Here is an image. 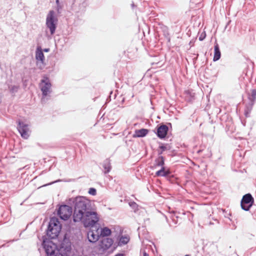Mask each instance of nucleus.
Instances as JSON below:
<instances>
[{"mask_svg": "<svg viewBox=\"0 0 256 256\" xmlns=\"http://www.w3.org/2000/svg\"><path fill=\"white\" fill-rule=\"evenodd\" d=\"M73 220L74 222H80L83 214L93 208L90 200L82 196L75 198L73 200Z\"/></svg>", "mask_w": 256, "mask_h": 256, "instance_id": "obj_1", "label": "nucleus"}, {"mask_svg": "<svg viewBox=\"0 0 256 256\" xmlns=\"http://www.w3.org/2000/svg\"><path fill=\"white\" fill-rule=\"evenodd\" d=\"M100 218L96 212L92 208L83 214L82 218L80 222L83 224L86 228L92 227L98 223Z\"/></svg>", "mask_w": 256, "mask_h": 256, "instance_id": "obj_2", "label": "nucleus"}, {"mask_svg": "<svg viewBox=\"0 0 256 256\" xmlns=\"http://www.w3.org/2000/svg\"><path fill=\"white\" fill-rule=\"evenodd\" d=\"M60 230V226L58 219L52 218L48 224L47 235L51 238H55L58 236Z\"/></svg>", "mask_w": 256, "mask_h": 256, "instance_id": "obj_3", "label": "nucleus"}, {"mask_svg": "<svg viewBox=\"0 0 256 256\" xmlns=\"http://www.w3.org/2000/svg\"><path fill=\"white\" fill-rule=\"evenodd\" d=\"M58 18L54 10H50L46 16V26L50 30V34H54L56 28Z\"/></svg>", "mask_w": 256, "mask_h": 256, "instance_id": "obj_4", "label": "nucleus"}, {"mask_svg": "<svg viewBox=\"0 0 256 256\" xmlns=\"http://www.w3.org/2000/svg\"><path fill=\"white\" fill-rule=\"evenodd\" d=\"M40 88L42 92V102H45V99L52 92V84L50 79L46 76H44L40 83Z\"/></svg>", "mask_w": 256, "mask_h": 256, "instance_id": "obj_5", "label": "nucleus"}, {"mask_svg": "<svg viewBox=\"0 0 256 256\" xmlns=\"http://www.w3.org/2000/svg\"><path fill=\"white\" fill-rule=\"evenodd\" d=\"M164 156H158L155 160L154 167L156 168L161 166L160 170L157 171L156 173V176L168 177L170 174V172L169 170H166L165 167L164 166Z\"/></svg>", "mask_w": 256, "mask_h": 256, "instance_id": "obj_6", "label": "nucleus"}, {"mask_svg": "<svg viewBox=\"0 0 256 256\" xmlns=\"http://www.w3.org/2000/svg\"><path fill=\"white\" fill-rule=\"evenodd\" d=\"M248 102L246 104L244 109V114L246 116H249L253 106L256 102V88L250 90L247 93Z\"/></svg>", "mask_w": 256, "mask_h": 256, "instance_id": "obj_7", "label": "nucleus"}, {"mask_svg": "<svg viewBox=\"0 0 256 256\" xmlns=\"http://www.w3.org/2000/svg\"><path fill=\"white\" fill-rule=\"evenodd\" d=\"M72 214V207L68 205H62L60 206L58 214L62 220H67Z\"/></svg>", "mask_w": 256, "mask_h": 256, "instance_id": "obj_8", "label": "nucleus"}, {"mask_svg": "<svg viewBox=\"0 0 256 256\" xmlns=\"http://www.w3.org/2000/svg\"><path fill=\"white\" fill-rule=\"evenodd\" d=\"M254 200V198L251 194H246L241 200L240 206L242 208L246 211L249 210L252 205Z\"/></svg>", "mask_w": 256, "mask_h": 256, "instance_id": "obj_9", "label": "nucleus"}, {"mask_svg": "<svg viewBox=\"0 0 256 256\" xmlns=\"http://www.w3.org/2000/svg\"><path fill=\"white\" fill-rule=\"evenodd\" d=\"M17 128L22 138L24 139L28 138L30 135L28 134L29 128L28 124L19 120L18 121Z\"/></svg>", "mask_w": 256, "mask_h": 256, "instance_id": "obj_10", "label": "nucleus"}, {"mask_svg": "<svg viewBox=\"0 0 256 256\" xmlns=\"http://www.w3.org/2000/svg\"><path fill=\"white\" fill-rule=\"evenodd\" d=\"M98 228L96 230L90 229L87 233V237L88 241L92 243L96 242L100 236L98 232Z\"/></svg>", "mask_w": 256, "mask_h": 256, "instance_id": "obj_11", "label": "nucleus"}, {"mask_svg": "<svg viewBox=\"0 0 256 256\" xmlns=\"http://www.w3.org/2000/svg\"><path fill=\"white\" fill-rule=\"evenodd\" d=\"M114 241L112 238H103L100 242V246L103 250H108Z\"/></svg>", "mask_w": 256, "mask_h": 256, "instance_id": "obj_12", "label": "nucleus"}, {"mask_svg": "<svg viewBox=\"0 0 256 256\" xmlns=\"http://www.w3.org/2000/svg\"><path fill=\"white\" fill-rule=\"evenodd\" d=\"M168 130L167 126L165 124L160 126L157 129V136L160 138H164L168 134Z\"/></svg>", "mask_w": 256, "mask_h": 256, "instance_id": "obj_13", "label": "nucleus"}, {"mask_svg": "<svg viewBox=\"0 0 256 256\" xmlns=\"http://www.w3.org/2000/svg\"><path fill=\"white\" fill-rule=\"evenodd\" d=\"M44 247L48 256H53L55 254V250L52 246V243L50 242L44 243Z\"/></svg>", "mask_w": 256, "mask_h": 256, "instance_id": "obj_14", "label": "nucleus"}, {"mask_svg": "<svg viewBox=\"0 0 256 256\" xmlns=\"http://www.w3.org/2000/svg\"><path fill=\"white\" fill-rule=\"evenodd\" d=\"M104 168V173L106 174L110 172L112 170L110 160L109 158L106 159L102 164Z\"/></svg>", "mask_w": 256, "mask_h": 256, "instance_id": "obj_15", "label": "nucleus"}, {"mask_svg": "<svg viewBox=\"0 0 256 256\" xmlns=\"http://www.w3.org/2000/svg\"><path fill=\"white\" fill-rule=\"evenodd\" d=\"M221 56V53L220 50L219 46L217 43L214 44V56L213 60L216 62L220 60Z\"/></svg>", "mask_w": 256, "mask_h": 256, "instance_id": "obj_16", "label": "nucleus"}, {"mask_svg": "<svg viewBox=\"0 0 256 256\" xmlns=\"http://www.w3.org/2000/svg\"><path fill=\"white\" fill-rule=\"evenodd\" d=\"M148 132V130L145 128H142L140 130H135L134 137V138H140L146 136Z\"/></svg>", "mask_w": 256, "mask_h": 256, "instance_id": "obj_17", "label": "nucleus"}, {"mask_svg": "<svg viewBox=\"0 0 256 256\" xmlns=\"http://www.w3.org/2000/svg\"><path fill=\"white\" fill-rule=\"evenodd\" d=\"M36 58L38 60H40L43 62L44 60V53L40 47H38L36 52Z\"/></svg>", "mask_w": 256, "mask_h": 256, "instance_id": "obj_18", "label": "nucleus"}, {"mask_svg": "<svg viewBox=\"0 0 256 256\" xmlns=\"http://www.w3.org/2000/svg\"><path fill=\"white\" fill-rule=\"evenodd\" d=\"M130 240V238L128 236H122L118 240V245L119 246H122L127 244Z\"/></svg>", "mask_w": 256, "mask_h": 256, "instance_id": "obj_19", "label": "nucleus"}, {"mask_svg": "<svg viewBox=\"0 0 256 256\" xmlns=\"http://www.w3.org/2000/svg\"><path fill=\"white\" fill-rule=\"evenodd\" d=\"M111 232V230L108 227H104L100 229V236L106 238V236L110 235Z\"/></svg>", "mask_w": 256, "mask_h": 256, "instance_id": "obj_20", "label": "nucleus"}, {"mask_svg": "<svg viewBox=\"0 0 256 256\" xmlns=\"http://www.w3.org/2000/svg\"><path fill=\"white\" fill-rule=\"evenodd\" d=\"M179 217L178 216H176L174 214H172L171 216L172 222V223H170L169 224L170 226H174L178 222Z\"/></svg>", "mask_w": 256, "mask_h": 256, "instance_id": "obj_21", "label": "nucleus"}, {"mask_svg": "<svg viewBox=\"0 0 256 256\" xmlns=\"http://www.w3.org/2000/svg\"><path fill=\"white\" fill-rule=\"evenodd\" d=\"M159 148L160 150H158V154L160 156H161V154H162L163 152L166 150H170V147L168 144H166V146L162 144L160 146Z\"/></svg>", "mask_w": 256, "mask_h": 256, "instance_id": "obj_22", "label": "nucleus"}, {"mask_svg": "<svg viewBox=\"0 0 256 256\" xmlns=\"http://www.w3.org/2000/svg\"><path fill=\"white\" fill-rule=\"evenodd\" d=\"M8 88L11 93L14 94L18 91L19 86H10Z\"/></svg>", "mask_w": 256, "mask_h": 256, "instance_id": "obj_23", "label": "nucleus"}, {"mask_svg": "<svg viewBox=\"0 0 256 256\" xmlns=\"http://www.w3.org/2000/svg\"><path fill=\"white\" fill-rule=\"evenodd\" d=\"M129 205L135 212L138 210V204L136 202H129Z\"/></svg>", "mask_w": 256, "mask_h": 256, "instance_id": "obj_24", "label": "nucleus"}, {"mask_svg": "<svg viewBox=\"0 0 256 256\" xmlns=\"http://www.w3.org/2000/svg\"><path fill=\"white\" fill-rule=\"evenodd\" d=\"M56 10L58 13H60V10L62 9V7L60 4L59 0H56Z\"/></svg>", "mask_w": 256, "mask_h": 256, "instance_id": "obj_25", "label": "nucleus"}, {"mask_svg": "<svg viewBox=\"0 0 256 256\" xmlns=\"http://www.w3.org/2000/svg\"><path fill=\"white\" fill-rule=\"evenodd\" d=\"M88 193L92 196H95L96 194V190L94 188H90L88 190Z\"/></svg>", "mask_w": 256, "mask_h": 256, "instance_id": "obj_26", "label": "nucleus"}, {"mask_svg": "<svg viewBox=\"0 0 256 256\" xmlns=\"http://www.w3.org/2000/svg\"><path fill=\"white\" fill-rule=\"evenodd\" d=\"M206 36V34L205 33L202 34H200V36H199V38H198L199 40L200 41L203 40L205 38Z\"/></svg>", "mask_w": 256, "mask_h": 256, "instance_id": "obj_27", "label": "nucleus"}, {"mask_svg": "<svg viewBox=\"0 0 256 256\" xmlns=\"http://www.w3.org/2000/svg\"><path fill=\"white\" fill-rule=\"evenodd\" d=\"M143 256H149V255L144 252L143 254Z\"/></svg>", "mask_w": 256, "mask_h": 256, "instance_id": "obj_28", "label": "nucleus"}, {"mask_svg": "<svg viewBox=\"0 0 256 256\" xmlns=\"http://www.w3.org/2000/svg\"><path fill=\"white\" fill-rule=\"evenodd\" d=\"M58 180H56V181H55V182H51V183H50V184H48V185L51 184H54V182H58ZM47 186V184H45V185H44V186Z\"/></svg>", "mask_w": 256, "mask_h": 256, "instance_id": "obj_29", "label": "nucleus"}, {"mask_svg": "<svg viewBox=\"0 0 256 256\" xmlns=\"http://www.w3.org/2000/svg\"><path fill=\"white\" fill-rule=\"evenodd\" d=\"M44 50L45 52H49L50 49L49 48H44Z\"/></svg>", "mask_w": 256, "mask_h": 256, "instance_id": "obj_30", "label": "nucleus"}, {"mask_svg": "<svg viewBox=\"0 0 256 256\" xmlns=\"http://www.w3.org/2000/svg\"><path fill=\"white\" fill-rule=\"evenodd\" d=\"M115 256H124L122 254H118L116 255Z\"/></svg>", "mask_w": 256, "mask_h": 256, "instance_id": "obj_31", "label": "nucleus"}, {"mask_svg": "<svg viewBox=\"0 0 256 256\" xmlns=\"http://www.w3.org/2000/svg\"><path fill=\"white\" fill-rule=\"evenodd\" d=\"M168 42H170V37L168 38Z\"/></svg>", "mask_w": 256, "mask_h": 256, "instance_id": "obj_32", "label": "nucleus"}, {"mask_svg": "<svg viewBox=\"0 0 256 256\" xmlns=\"http://www.w3.org/2000/svg\"><path fill=\"white\" fill-rule=\"evenodd\" d=\"M134 4H132V8H134Z\"/></svg>", "mask_w": 256, "mask_h": 256, "instance_id": "obj_33", "label": "nucleus"}, {"mask_svg": "<svg viewBox=\"0 0 256 256\" xmlns=\"http://www.w3.org/2000/svg\"><path fill=\"white\" fill-rule=\"evenodd\" d=\"M184 256H190V255L187 254H186Z\"/></svg>", "mask_w": 256, "mask_h": 256, "instance_id": "obj_34", "label": "nucleus"}]
</instances>
